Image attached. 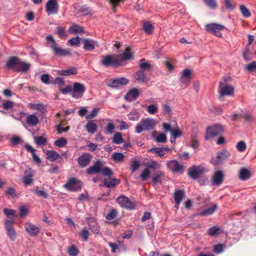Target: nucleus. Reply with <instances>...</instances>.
<instances>
[{
    "mask_svg": "<svg viewBox=\"0 0 256 256\" xmlns=\"http://www.w3.org/2000/svg\"><path fill=\"white\" fill-rule=\"evenodd\" d=\"M234 88L231 86H228L226 78L222 82H220L218 86V92L220 98L226 96H230L234 93Z\"/></svg>",
    "mask_w": 256,
    "mask_h": 256,
    "instance_id": "obj_4",
    "label": "nucleus"
},
{
    "mask_svg": "<svg viewBox=\"0 0 256 256\" xmlns=\"http://www.w3.org/2000/svg\"><path fill=\"white\" fill-rule=\"evenodd\" d=\"M164 176V173L162 171H158L153 176L152 182L154 184H156L160 182L162 178Z\"/></svg>",
    "mask_w": 256,
    "mask_h": 256,
    "instance_id": "obj_36",
    "label": "nucleus"
},
{
    "mask_svg": "<svg viewBox=\"0 0 256 256\" xmlns=\"http://www.w3.org/2000/svg\"><path fill=\"white\" fill-rule=\"evenodd\" d=\"M205 168L202 166H194L188 169V176L192 179H197L205 172Z\"/></svg>",
    "mask_w": 256,
    "mask_h": 256,
    "instance_id": "obj_14",
    "label": "nucleus"
},
{
    "mask_svg": "<svg viewBox=\"0 0 256 256\" xmlns=\"http://www.w3.org/2000/svg\"><path fill=\"white\" fill-rule=\"evenodd\" d=\"M84 49L86 51H92L96 47L98 46L97 42L90 38L83 40Z\"/></svg>",
    "mask_w": 256,
    "mask_h": 256,
    "instance_id": "obj_19",
    "label": "nucleus"
},
{
    "mask_svg": "<svg viewBox=\"0 0 256 256\" xmlns=\"http://www.w3.org/2000/svg\"><path fill=\"white\" fill-rule=\"evenodd\" d=\"M224 180V174L222 170L216 171L212 177L211 183L212 186H218Z\"/></svg>",
    "mask_w": 256,
    "mask_h": 256,
    "instance_id": "obj_16",
    "label": "nucleus"
},
{
    "mask_svg": "<svg viewBox=\"0 0 256 256\" xmlns=\"http://www.w3.org/2000/svg\"><path fill=\"white\" fill-rule=\"evenodd\" d=\"M206 30L207 31L212 33L218 37L221 38L222 34L220 31L224 30L225 27L223 25L212 23L206 25Z\"/></svg>",
    "mask_w": 256,
    "mask_h": 256,
    "instance_id": "obj_12",
    "label": "nucleus"
},
{
    "mask_svg": "<svg viewBox=\"0 0 256 256\" xmlns=\"http://www.w3.org/2000/svg\"><path fill=\"white\" fill-rule=\"evenodd\" d=\"M117 202L122 208L128 210H134L136 206V203L126 196H120L116 198Z\"/></svg>",
    "mask_w": 256,
    "mask_h": 256,
    "instance_id": "obj_8",
    "label": "nucleus"
},
{
    "mask_svg": "<svg viewBox=\"0 0 256 256\" xmlns=\"http://www.w3.org/2000/svg\"><path fill=\"white\" fill-rule=\"evenodd\" d=\"M166 166L173 173H183L184 167L182 165L180 164L176 160H169L166 162Z\"/></svg>",
    "mask_w": 256,
    "mask_h": 256,
    "instance_id": "obj_11",
    "label": "nucleus"
},
{
    "mask_svg": "<svg viewBox=\"0 0 256 256\" xmlns=\"http://www.w3.org/2000/svg\"><path fill=\"white\" fill-rule=\"evenodd\" d=\"M224 131V128L222 125L216 124L209 126L206 129V140H208L210 138H214L220 134Z\"/></svg>",
    "mask_w": 256,
    "mask_h": 256,
    "instance_id": "obj_7",
    "label": "nucleus"
},
{
    "mask_svg": "<svg viewBox=\"0 0 256 256\" xmlns=\"http://www.w3.org/2000/svg\"><path fill=\"white\" fill-rule=\"evenodd\" d=\"M32 191L38 196L42 197L45 198H47L48 196V194H47V193L43 190L33 189L32 190Z\"/></svg>",
    "mask_w": 256,
    "mask_h": 256,
    "instance_id": "obj_53",
    "label": "nucleus"
},
{
    "mask_svg": "<svg viewBox=\"0 0 256 256\" xmlns=\"http://www.w3.org/2000/svg\"><path fill=\"white\" fill-rule=\"evenodd\" d=\"M46 11L48 15L56 14L58 11V5L56 0H48L46 4Z\"/></svg>",
    "mask_w": 256,
    "mask_h": 256,
    "instance_id": "obj_15",
    "label": "nucleus"
},
{
    "mask_svg": "<svg viewBox=\"0 0 256 256\" xmlns=\"http://www.w3.org/2000/svg\"><path fill=\"white\" fill-rule=\"evenodd\" d=\"M152 26L149 22H146L144 23L143 24V29L148 34H150L152 32Z\"/></svg>",
    "mask_w": 256,
    "mask_h": 256,
    "instance_id": "obj_60",
    "label": "nucleus"
},
{
    "mask_svg": "<svg viewBox=\"0 0 256 256\" xmlns=\"http://www.w3.org/2000/svg\"><path fill=\"white\" fill-rule=\"evenodd\" d=\"M30 66L29 63L22 62L20 58L14 56L9 58L6 63V67L8 70L16 72H26Z\"/></svg>",
    "mask_w": 256,
    "mask_h": 256,
    "instance_id": "obj_1",
    "label": "nucleus"
},
{
    "mask_svg": "<svg viewBox=\"0 0 256 256\" xmlns=\"http://www.w3.org/2000/svg\"><path fill=\"white\" fill-rule=\"evenodd\" d=\"M108 120L109 122H108L107 126H106L105 130L106 134H111L113 132L115 128V126L111 120Z\"/></svg>",
    "mask_w": 256,
    "mask_h": 256,
    "instance_id": "obj_48",
    "label": "nucleus"
},
{
    "mask_svg": "<svg viewBox=\"0 0 256 256\" xmlns=\"http://www.w3.org/2000/svg\"><path fill=\"white\" fill-rule=\"evenodd\" d=\"M240 12L245 18L250 17L251 16L250 12L248 9L244 5H240Z\"/></svg>",
    "mask_w": 256,
    "mask_h": 256,
    "instance_id": "obj_40",
    "label": "nucleus"
},
{
    "mask_svg": "<svg viewBox=\"0 0 256 256\" xmlns=\"http://www.w3.org/2000/svg\"><path fill=\"white\" fill-rule=\"evenodd\" d=\"M46 40L47 42L50 44V47L53 50L54 54L58 56H70L71 54L70 51L68 49H64L59 46L51 35L46 36Z\"/></svg>",
    "mask_w": 256,
    "mask_h": 256,
    "instance_id": "obj_3",
    "label": "nucleus"
},
{
    "mask_svg": "<svg viewBox=\"0 0 256 256\" xmlns=\"http://www.w3.org/2000/svg\"><path fill=\"white\" fill-rule=\"evenodd\" d=\"M26 123L30 126H36L39 123V120L35 114H28L26 117Z\"/></svg>",
    "mask_w": 256,
    "mask_h": 256,
    "instance_id": "obj_25",
    "label": "nucleus"
},
{
    "mask_svg": "<svg viewBox=\"0 0 256 256\" xmlns=\"http://www.w3.org/2000/svg\"><path fill=\"white\" fill-rule=\"evenodd\" d=\"M89 234L90 232L88 230L84 228L80 232L79 234L83 241L87 242L88 239Z\"/></svg>",
    "mask_w": 256,
    "mask_h": 256,
    "instance_id": "obj_47",
    "label": "nucleus"
},
{
    "mask_svg": "<svg viewBox=\"0 0 256 256\" xmlns=\"http://www.w3.org/2000/svg\"><path fill=\"white\" fill-rule=\"evenodd\" d=\"M124 156L120 152H114L112 155V158L117 162H120L124 160Z\"/></svg>",
    "mask_w": 256,
    "mask_h": 256,
    "instance_id": "obj_38",
    "label": "nucleus"
},
{
    "mask_svg": "<svg viewBox=\"0 0 256 256\" xmlns=\"http://www.w3.org/2000/svg\"><path fill=\"white\" fill-rule=\"evenodd\" d=\"M56 34L60 38H64L66 36V28L62 26H58L56 28Z\"/></svg>",
    "mask_w": 256,
    "mask_h": 256,
    "instance_id": "obj_57",
    "label": "nucleus"
},
{
    "mask_svg": "<svg viewBox=\"0 0 256 256\" xmlns=\"http://www.w3.org/2000/svg\"><path fill=\"white\" fill-rule=\"evenodd\" d=\"M34 140L35 142L38 146L44 145L47 142L46 138L42 136H35Z\"/></svg>",
    "mask_w": 256,
    "mask_h": 256,
    "instance_id": "obj_41",
    "label": "nucleus"
},
{
    "mask_svg": "<svg viewBox=\"0 0 256 256\" xmlns=\"http://www.w3.org/2000/svg\"><path fill=\"white\" fill-rule=\"evenodd\" d=\"M128 82V80L124 77L110 78L106 80V85L112 88H117L121 86H126Z\"/></svg>",
    "mask_w": 256,
    "mask_h": 256,
    "instance_id": "obj_5",
    "label": "nucleus"
},
{
    "mask_svg": "<svg viewBox=\"0 0 256 256\" xmlns=\"http://www.w3.org/2000/svg\"><path fill=\"white\" fill-rule=\"evenodd\" d=\"M156 124V120L154 118H142L140 122L136 126L135 132L137 134H140L143 130H152L155 128Z\"/></svg>",
    "mask_w": 256,
    "mask_h": 256,
    "instance_id": "obj_2",
    "label": "nucleus"
},
{
    "mask_svg": "<svg viewBox=\"0 0 256 256\" xmlns=\"http://www.w3.org/2000/svg\"><path fill=\"white\" fill-rule=\"evenodd\" d=\"M140 92L138 88H134L130 90L124 96L126 100L132 102L135 100L139 96Z\"/></svg>",
    "mask_w": 256,
    "mask_h": 256,
    "instance_id": "obj_24",
    "label": "nucleus"
},
{
    "mask_svg": "<svg viewBox=\"0 0 256 256\" xmlns=\"http://www.w3.org/2000/svg\"><path fill=\"white\" fill-rule=\"evenodd\" d=\"M26 231L31 236H36L40 232V227L36 226L30 222H26L24 224Z\"/></svg>",
    "mask_w": 256,
    "mask_h": 256,
    "instance_id": "obj_17",
    "label": "nucleus"
},
{
    "mask_svg": "<svg viewBox=\"0 0 256 256\" xmlns=\"http://www.w3.org/2000/svg\"><path fill=\"white\" fill-rule=\"evenodd\" d=\"M92 160V156L89 153L85 152L80 156L78 159V162L81 168L88 166Z\"/></svg>",
    "mask_w": 256,
    "mask_h": 256,
    "instance_id": "obj_18",
    "label": "nucleus"
},
{
    "mask_svg": "<svg viewBox=\"0 0 256 256\" xmlns=\"http://www.w3.org/2000/svg\"><path fill=\"white\" fill-rule=\"evenodd\" d=\"M158 108L157 105L150 104L148 106V112L151 114H154L158 112Z\"/></svg>",
    "mask_w": 256,
    "mask_h": 256,
    "instance_id": "obj_58",
    "label": "nucleus"
},
{
    "mask_svg": "<svg viewBox=\"0 0 256 256\" xmlns=\"http://www.w3.org/2000/svg\"><path fill=\"white\" fill-rule=\"evenodd\" d=\"M68 31L72 34H80L84 32V28L78 24H73L70 28Z\"/></svg>",
    "mask_w": 256,
    "mask_h": 256,
    "instance_id": "obj_34",
    "label": "nucleus"
},
{
    "mask_svg": "<svg viewBox=\"0 0 256 256\" xmlns=\"http://www.w3.org/2000/svg\"><path fill=\"white\" fill-rule=\"evenodd\" d=\"M230 156V152L226 150L223 149L217 152L216 157L212 158L210 162L213 165L216 166L226 160Z\"/></svg>",
    "mask_w": 256,
    "mask_h": 256,
    "instance_id": "obj_6",
    "label": "nucleus"
},
{
    "mask_svg": "<svg viewBox=\"0 0 256 256\" xmlns=\"http://www.w3.org/2000/svg\"><path fill=\"white\" fill-rule=\"evenodd\" d=\"M28 106L31 109L40 111L42 114H44L46 112L45 106L41 103H30Z\"/></svg>",
    "mask_w": 256,
    "mask_h": 256,
    "instance_id": "obj_27",
    "label": "nucleus"
},
{
    "mask_svg": "<svg viewBox=\"0 0 256 256\" xmlns=\"http://www.w3.org/2000/svg\"><path fill=\"white\" fill-rule=\"evenodd\" d=\"M236 148L238 152H242L246 150V145L244 141H240L237 143Z\"/></svg>",
    "mask_w": 256,
    "mask_h": 256,
    "instance_id": "obj_51",
    "label": "nucleus"
},
{
    "mask_svg": "<svg viewBox=\"0 0 256 256\" xmlns=\"http://www.w3.org/2000/svg\"><path fill=\"white\" fill-rule=\"evenodd\" d=\"M4 212L8 217L13 220V218L16 214L14 210L6 208L4 210Z\"/></svg>",
    "mask_w": 256,
    "mask_h": 256,
    "instance_id": "obj_55",
    "label": "nucleus"
},
{
    "mask_svg": "<svg viewBox=\"0 0 256 256\" xmlns=\"http://www.w3.org/2000/svg\"><path fill=\"white\" fill-rule=\"evenodd\" d=\"M132 56V54L130 52V47H127L125 51L122 55V58L124 60H127L131 58Z\"/></svg>",
    "mask_w": 256,
    "mask_h": 256,
    "instance_id": "obj_39",
    "label": "nucleus"
},
{
    "mask_svg": "<svg viewBox=\"0 0 256 256\" xmlns=\"http://www.w3.org/2000/svg\"><path fill=\"white\" fill-rule=\"evenodd\" d=\"M87 222L89 229L94 234H98L100 233V227L94 218H87Z\"/></svg>",
    "mask_w": 256,
    "mask_h": 256,
    "instance_id": "obj_21",
    "label": "nucleus"
},
{
    "mask_svg": "<svg viewBox=\"0 0 256 256\" xmlns=\"http://www.w3.org/2000/svg\"><path fill=\"white\" fill-rule=\"evenodd\" d=\"M104 162L102 161L98 160L92 166H90L86 170V172L90 174L99 173L102 170Z\"/></svg>",
    "mask_w": 256,
    "mask_h": 256,
    "instance_id": "obj_20",
    "label": "nucleus"
},
{
    "mask_svg": "<svg viewBox=\"0 0 256 256\" xmlns=\"http://www.w3.org/2000/svg\"><path fill=\"white\" fill-rule=\"evenodd\" d=\"M150 172L148 168H145L140 174V176L142 181L146 180L150 175Z\"/></svg>",
    "mask_w": 256,
    "mask_h": 256,
    "instance_id": "obj_49",
    "label": "nucleus"
},
{
    "mask_svg": "<svg viewBox=\"0 0 256 256\" xmlns=\"http://www.w3.org/2000/svg\"><path fill=\"white\" fill-rule=\"evenodd\" d=\"M140 162L136 160V159H132L131 160L130 163V168L132 170V172H135L140 166Z\"/></svg>",
    "mask_w": 256,
    "mask_h": 256,
    "instance_id": "obj_54",
    "label": "nucleus"
},
{
    "mask_svg": "<svg viewBox=\"0 0 256 256\" xmlns=\"http://www.w3.org/2000/svg\"><path fill=\"white\" fill-rule=\"evenodd\" d=\"M58 74L60 76H68L73 74H76L78 70L76 67L71 66L65 70H58Z\"/></svg>",
    "mask_w": 256,
    "mask_h": 256,
    "instance_id": "obj_26",
    "label": "nucleus"
},
{
    "mask_svg": "<svg viewBox=\"0 0 256 256\" xmlns=\"http://www.w3.org/2000/svg\"><path fill=\"white\" fill-rule=\"evenodd\" d=\"M99 109L98 108H94L90 114L86 116V120H91L94 118L98 114Z\"/></svg>",
    "mask_w": 256,
    "mask_h": 256,
    "instance_id": "obj_62",
    "label": "nucleus"
},
{
    "mask_svg": "<svg viewBox=\"0 0 256 256\" xmlns=\"http://www.w3.org/2000/svg\"><path fill=\"white\" fill-rule=\"evenodd\" d=\"M14 106V102L8 100L3 102L2 107L6 110H8L12 109Z\"/></svg>",
    "mask_w": 256,
    "mask_h": 256,
    "instance_id": "obj_43",
    "label": "nucleus"
},
{
    "mask_svg": "<svg viewBox=\"0 0 256 256\" xmlns=\"http://www.w3.org/2000/svg\"><path fill=\"white\" fill-rule=\"evenodd\" d=\"M144 165L147 166L146 168L153 169V170H158L160 168L161 166L158 162L154 160H151L150 161L145 162L144 164Z\"/></svg>",
    "mask_w": 256,
    "mask_h": 256,
    "instance_id": "obj_31",
    "label": "nucleus"
},
{
    "mask_svg": "<svg viewBox=\"0 0 256 256\" xmlns=\"http://www.w3.org/2000/svg\"><path fill=\"white\" fill-rule=\"evenodd\" d=\"M64 186L67 190L70 191H77L82 187L81 182L76 178H70L68 182L64 184Z\"/></svg>",
    "mask_w": 256,
    "mask_h": 256,
    "instance_id": "obj_13",
    "label": "nucleus"
},
{
    "mask_svg": "<svg viewBox=\"0 0 256 256\" xmlns=\"http://www.w3.org/2000/svg\"><path fill=\"white\" fill-rule=\"evenodd\" d=\"M113 142L116 144H120L123 142L122 134L120 132L116 133L113 138Z\"/></svg>",
    "mask_w": 256,
    "mask_h": 256,
    "instance_id": "obj_50",
    "label": "nucleus"
},
{
    "mask_svg": "<svg viewBox=\"0 0 256 256\" xmlns=\"http://www.w3.org/2000/svg\"><path fill=\"white\" fill-rule=\"evenodd\" d=\"M14 223V222L12 220H5L4 226H5V228H6V231L8 230H9L14 228V226H13Z\"/></svg>",
    "mask_w": 256,
    "mask_h": 256,
    "instance_id": "obj_63",
    "label": "nucleus"
},
{
    "mask_svg": "<svg viewBox=\"0 0 256 256\" xmlns=\"http://www.w3.org/2000/svg\"><path fill=\"white\" fill-rule=\"evenodd\" d=\"M252 174L250 168L243 167L240 170L238 176L241 180H246L250 178Z\"/></svg>",
    "mask_w": 256,
    "mask_h": 256,
    "instance_id": "obj_23",
    "label": "nucleus"
},
{
    "mask_svg": "<svg viewBox=\"0 0 256 256\" xmlns=\"http://www.w3.org/2000/svg\"><path fill=\"white\" fill-rule=\"evenodd\" d=\"M206 5L212 9H215L217 7L216 0H204Z\"/></svg>",
    "mask_w": 256,
    "mask_h": 256,
    "instance_id": "obj_64",
    "label": "nucleus"
},
{
    "mask_svg": "<svg viewBox=\"0 0 256 256\" xmlns=\"http://www.w3.org/2000/svg\"><path fill=\"white\" fill-rule=\"evenodd\" d=\"M47 159L50 162L56 161L60 156V154L54 150H48L46 152Z\"/></svg>",
    "mask_w": 256,
    "mask_h": 256,
    "instance_id": "obj_33",
    "label": "nucleus"
},
{
    "mask_svg": "<svg viewBox=\"0 0 256 256\" xmlns=\"http://www.w3.org/2000/svg\"><path fill=\"white\" fill-rule=\"evenodd\" d=\"M86 88L84 84L80 82H74L71 96L75 98H80L82 96Z\"/></svg>",
    "mask_w": 256,
    "mask_h": 256,
    "instance_id": "obj_10",
    "label": "nucleus"
},
{
    "mask_svg": "<svg viewBox=\"0 0 256 256\" xmlns=\"http://www.w3.org/2000/svg\"><path fill=\"white\" fill-rule=\"evenodd\" d=\"M218 206L216 204H214L211 207L199 212L197 214L199 216H208L212 214L217 209Z\"/></svg>",
    "mask_w": 256,
    "mask_h": 256,
    "instance_id": "obj_29",
    "label": "nucleus"
},
{
    "mask_svg": "<svg viewBox=\"0 0 256 256\" xmlns=\"http://www.w3.org/2000/svg\"><path fill=\"white\" fill-rule=\"evenodd\" d=\"M6 232L10 239L12 241L15 240L16 237V232L14 228L8 230Z\"/></svg>",
    "mask_w": 256,
    "mask_h": 256,
    "instance_id": "obj_52",
    "label": "nucleus"
},
{
    "mask_svg": "<svg viewBox=\"0 0 256 256\" xmlns=\"http://www.w3.org/2000/svg\"><path fill=\"white\" fill-rule=\"evenodd\" d=\"M134 78L136 80L141 82H146L148 81L145 73L142 70L136 72L134 74Z\"/></svg>",
    "mask_w": 256,
    "mask_h": 256,
    "instance_id": "obj_28",
    "label": "nucleus"
},
{
    "mask_svg": "<svg viewBox=\"0 0 256 256\" xmlns=\"http://www.w3.org/2000/svg\"><path fill=\"white\" fill-rule=\"evenodd\" d=\"M140 114L136 110H133L128 114V118L131 120H137L140 118Z\"/></svg>",
    "mask_w": 256,
    "mask_h": 256,
    "instance_id": "obj_37",
    "label": "nucleus"
},
{
    "mask_svg": "<svg viewBox=\"0 0 256 256\" xmlns=\"http://www.w3.org/2000/svg\"><path fill=\"white\" fill-rule=\"evenodd\" d=\"M148 152L155 153L159 156H162L164 155V153L162 152V149L161 148L154 147L148 150Z\"/></svg>",
    "mask_w": 256,
    "mask_h": 256,
    "instance_id": "obj_44",
    "label": "nucleus"
},
{
    "mask_svg": "<svg viewBox=\"0 0 256 256\" xmlns=\"http://www.w3.org/2000/svg\"><path fill=\"white\" fill-rule=\"evenodd\" d=\"M6 194L8 196H11L12 198L16 197V190L12 188H8L6 190Z\"/></svg>",
    "mask_w": 256,
    "mask_h": 256,
    "instance_id": "obj_61",
    "label": "nucleus"
},
{
    "mask_svg": "<svg viewBox=\"0 0 256 256\" xmlns=\"http://www.w3.org/2000/svg\"><path fill=\"white\" fill-rule=\"evenodd\" d=\"M80 40L81 38L77 36L70 39L68 42L71 46H78L80 44Z\"/></svg>",
    "mask_w": 256,
    "mask_h": 256,
    "instance_id": "obj_46",
    "label": "nucleus"
},
{
    "mask_svg": "<svg viewBox=\"0 0 256 256\" xmlns=\"http://www.w3.org/2000/svg\"><path fill=\"white\" fill-rule=\"evenodd\" d=\"M100 63L106 67L109 66H120V60L116 56L108 55L104 56Z\"/></svg>",
    "mask_w": 256,
    "mask_h": 256,
    "instance_id": "obj_9",
    "label": "nucleus"
},
{
    "mask_svg": "<svg viewBox=\"0 0 256 256\" xmlns=\"http://www.w3.org/2000/svg\"><path fill=\"white\" fill-rule=\"evenodd\" d=\"M67 252L70 256H76L79 253L78 250L74 246L68 247Z\"/></svg>",
    "mask_w": 256,
    "mask_h": 256,
    "instance_id": "obj_42",
    "label": "nucleus"
},
{
    "mask_svg": "<svg viewBox=\"0 0 256 256\" xmlns=\"http://www.w3.org/2000/svg\"><path fill=\"white\" fill-rule=\"evenodd\" d=\"M66 144L67 140L64 138H58L54 142V144L58 148L64 147Z\"/></svg>",
    "mask_w": 256,
    "mask_h": 256,
    "instance_id": "obj_45",
    "label": "nucleus"
},
{
    "mask_svg": "<svg viewBox=\"0 0 256 256\" xmlns=\"http://www.w3.org/2000/svg\"><path fill=\"white\" fill-rule=\"evenodd\" d=\"M144 60H140L139 64V67L142 70L144 71L146 70H150V65L148 62H143Z\"/></svg>",
    "mask_w": 256,
    "mask_h": 256,
    "instance_id": "obj_56",
    "label": "nucleus"
},
{
    "mask_svg": "<svg viewBox=\"0 0 256 256\" xmlns=\"http://www.w3.org/2000/svg\"><path fill=\"white\" fill-rule=\"evenodd\" d=\"M117 215V212L114 209L111 210L109 213L106 216L107 220H113Z\"/></svg>",
    "mask_w": 256,
    "mask_h": 256,
    "instance_id": "obj_59",
    "label": "nucleus"
},
{
    "mask_svg": "<svg viewBox=\"0 0 256 256\" xmlns=\"http://www.w3.org/2000/svg\"><path fill=\"white\" fill-rule=\"evenodd\" d=\"M222 232V229L218 226H214L208 230V234L211 236H216Z\"/></svg>",
    "mask_w": 256,
    "mask_h": 256,
    "instance_id": "obj_30",
    "label": "nucleus"
},
{
    "mask_svg": "<svg viewBox=\"0 0 256 256\" xmlns=\"http://www.w3.org/2000/svg\"><path fill=\"white\" fill-rule=\"evenodd\" d=\"M120 183V180L116 178L104 179V184L108 188H112L118 185Z\"/></svg>",
    "mask_w": 256,
    "mask_h": 256,
    "instance_id": "obj_32",
    "label": "nucleus"
},
{
    "mask_svg": "<svg viewBox=\"0 0 256 256\" xmlns=\"http://www.w3.org/2000/svg\"><path fill=\"white\" fill-rule=\"evenodd\" d=\"M185 193L183 190H176L174 194L173 198L176 204V208H178Z\"/></svg>",
    "mask_w": 256,
    "mask_h": 256,
    "instance_id": "obj_22",
    "label": "nucleus"
},
{
    "mask_svg": "<svg viewBox=\"0 0 256 256\" xmlns=\"http://www.w3.org/2000/svg\"><path fill=\"white\" fill-rule=\"evenodd\" d=\"M86 128L87 132L90 134H94L97 130V126L93 122H88L86 126Z\"/></svg>",
    "mask_w": 256,
    "mask_h": 256,
    "instance_id": "obj_35",
    "label": "nucleus"
}]
</instances>
